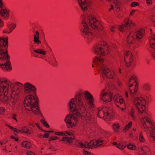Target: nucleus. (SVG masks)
Segmentation results:
<instances>
[{"instance_id":"nucleus-33","label":"nucleus","mask_w":155,"mask_h":155,"mask_svg":"<svg viewBox=\"0 0 155 155\" xmlns=\"http://www.w3.org/2000/svg\"><path fill=\"white\" fill-rule=\"evenodd\" d=\"M126 147V143L124 142H121L117 145V147L121 150H123Z\"/></svg>"},{"instance_id":"nucleus-55","label":"nucleus","mask_w":155,"mask_h":155,"mask_svg":"<svg viewBox=\"0 0 155 155\" xmlns=\"http://www.w3.org/2000/svg\"><path fill=\"white\" fill-rule=\"evenodd\" d=\"M102 143L103 141L101 140H98V141H97V147L101 146L102 144Z\"/></svg>"},{"instance_id":"nucleus-20","label":"nucleus","mask_w":155,"mask_h":155,"mask_svg":"<svg viewBox=\"0 0 155 155\" xmlns=\"http://www.w3.org/2000/svg\"><path fill=\"white\" fill-rule=\"evenodd\" d=\"M136 34L137 39L140 40L143 37L145 34V30L143 28L140 29L137 31Z\"/></svg>"},{"instance_id":"nucleus-27","label":"nucleus","mask_w":155,"mask_h":155,"mask_svg":"<svg viewBox=\"0 0 155 155\" xmlns=\"http://www.w3.org/2000/svg\"><path fill=\"white\" fill-rule=\"evenodd\" d=\"M149 42L151 47L155 49V34L153 37L149 38Z\"/></svg>"},{"instance_id":"nucleus-15","label":"nucleus","mask_w":155,"mask_h":155,"mask_svg":"<svg viewBox=\"0 0 155 155\" xmlns=\"http://www.w3.org/2000/svg\"><path fill=\"white\" fill-rule=\"evenodd\" d=\"M141 122L144 128L147 130H149L150 127L154 125L150 119L147 116L142 118Z\"/></svg>"},{"instance_id":"nucleus-38","label":"nucleus","mask_w":155,"mask_h":155,"mask_svg":"<svg viewBox=\"0 0 155 155\" xmlns=\"http://www.w3.org/2000/svg\"><path fill=\"white\" fill-rule=\"evenodd\" d=\"M67 125L68 128H71L74 127L76 125V123L75 124H74L73 122V121H72L70 122L67 123Z\"/></svg>"},{"instance_id":"nucleus-6","label":"nucleus","mask_w":155,"mask_h":155,"mask_svg":"<svg viewBox=\"0 0 155 155\" xmlns=\"http://www.w3.org/2000/svg\"><path fill=\"white\" fill-rule=\"evenodd\" d=\"M82 20H84L87 23L90 24L91 27L98 31L103 30V27L100 21L97 20L94 16H88L87 18L85 15H83L81 16Z\"/></svg>"},{"instance_id":"nucleus-64","label":"nucleus","mask_w":155,"mask_h":155,"mask_svg":"<svg viewBox=\"0 0 155 155\" xmlns=\"http://www.w3.org/2000/svg\"><path fill=\"white\" fill-rule=\"evenodd\" d=\"M104 75L103 74L102 78H101V83H103L104 81Z\"/></svg>"},{"instance_id":"nucleus-24","label":"nucleus","mask_w":155,"mask_h":155,"mask_svg":"<svg viewBox=\"0 0 155 155\" xmlns=\"http://www.w3.org/2000/svg\"><path fill=\"white\" fill-rule=\"evenodd\" d=\"M35 34L34 35V42L37 44H40L41 41L39 40V32L38 31H35Z\"/></svg>"},{"instance_id":"nucleus-47","label":"nucleus","mask_w":155,"mask_h":155,"mask_svg":"<svg viewBox=\"0 0 155 155\" xmlns=\"http://www.w3.org/2000/svg\"><path fill=\"white\" fill-rule=\"evenodd\" d=\"M133 78H134V77H131L129 81V89H130V88H131L133 86V84L131 83V81L132 80V79Z\"/></svg>"},{"instance_id":"nucleus-44","label":"nucleus","mask_w":155,"mask_h":155,"mask_svg":"<svg viewBox=\"0 0 155 155\" xmlns=\"http://www.w3.org/2000/svg\"><path fill=\"white\" fill-rule=\"evenodd\" d=\"M41 122L47 128H49L50 127L49 125L45 120H41Z\"/></svg>"},{"instance_id":"nucleus-14","label":"nucleus","mask_w":155,"mask_h":155,"mask_svg":"<svg viewBox=\"0 0 155 155\" xmlns=\"http://www.w3.org/2000/svg\"><path fill=\"white\" fill-rule=\"evenodd\" d=\"M84 95L86 99L88 102L89 107L90 108L94 107L95 106L92 95L87 91H85Z\"/></svg>"},{"instance_id":"nucleus-45","label":"nucleus","mask_w":155,"mask_h":155,"mask_svg":"<svg viewBox=\"0 0 155 155\" xmlns=\"http://www.w3.org/2000/svg\"><path fill=\"white\" fill-rule=\"evenodd\" d=\"M139 3L136 2H132L130 4L131 7H134L136 6H138L139 5Z\"/></svg>"},{"instance_id":"nucleus-10","label":"nucleus","mask_w":155,"mask_h":155,"mask_svg":"<svg viewBox=\"0 0 155 155\" xmlns=\"http://www.w3.org/2000/svg\"><path fill=\"white\" fill-rule=\"evenodd\" d=\"M112 112L111 109L107 107H104L98 110L97 116L100 118H103L104 119H110L112 116L111 114V113Z\"/></svg>"},{"instance_id":"nucleus-19","label":"nucleus","mask_w":155,"mask_h":155,"mask_svg":"<svg viewBox=\"0 0 155 155\" xmlns=\"http://www.w3.org/2000/svg\"><path fill=\"white\" fill-rule=\"evenodd\" d=\"M10 10L6 8H3L0 10V15L5 18H7L9 17V13Z\"/></svg>"},{"instance_id":"nucleus-40","label":"nucleus","mask_w":155,"mask_h":155,"mask_svg":"<svg viewBox=\"0 0 155 155\" xmlns=\"http://www.w3.org/2000/svg\"><path fill=\"white\" fill-rule=\"evenodd\" d=\"M52 60L53 62H51V61H50V64L51 65H52L54 67L57 66V64L55 58L53 57Z\"/></svg>"},{"instance_id":"nucleus-29","label":"nucleus","mask_w":155,"mask_h":155,"mask_svg":"<svg viewBox=\"0 0 155 155\" xmlns=\"http://www.w3.org/2000/svg\"><path fill=\"white\" fill-rule=\"evenodd\" d=\"M75 144L77 147L79 148H84L86 146V144H83L81 141L79 140L76 141Z\"/></svg>"},{"instance_id":"nucleus-2","label":"nucleus","mask_w":155,"mask_h":155,"mask_svg":"<svg viewBox=\"0 0 155 155\" xmlns=\"http://www.w3.org/2000/svg\"><path fill=\"white\" fill-rule=\"evenodd\" d=\"M81 99V94L76 93L75 98H72L70 101L69 104L70 110L73 113L78 110L79 116L82 119L90 120L91 118V113L86 110Z\"/></svg>"},{"instance_id":"nucleus-11","label":"nucleus","mask_w":155,"mask_h":155,"mask_svg":"<svg viewBox=\"0 0 155 155\" xmlns=\"http://www.w3.org/2000/svg\"><path fill=\"white\" fill-rule=\"evenodd\" d=\"M124 23V24L120 25L118 26V29L121 32L125 31L130 27L135 25V24L132 20L127 18L125 19Z\"/></svg>"},{"instance_id":"nucleus-35","label":"nucleus","mask_w":155,"mask_h":155,"mask_svg":"<svg viewBox=\"0 0 155 155\" xmlns=\"http://www.w3.org/2000/svg\"><path fill=\"white\" fill-rule=\"evenodd\" d=\"M137 87L138 85H136L134 89H131V88H130L129 89L130 94L132 95V96H133L136 93L137 90Z\"/></svg>"},{"instance_id":"nucleus-54","label":"nucleus","mask_w":155,"mask_h":155,"mask_svg":"<svg viewBox=\"0 0 155 155\" xmlns=\"http://www.w3.org/2000/svg\"><path fill=\"white\" fill-rule=\"evenodd\" d=\"M17 115L15 113L13 114L12 115V118L15 120L16 121V122H17L18 120H17V118H16V117H17Z\"/></svg>"},{"instance_id":"nucleus-30","label":"nucleus","mask_w":155,"mask_h":155,"mask_svg":"<svg viewBox=\"0 0 155 155\" xmlns=\"http://www.w3.org/2000/svg\"><path fill=\"white\" fill-rule=\"evenodd\" d=\"M132 121H130L129 123L126 125L124 129L123 130V132H125L127 130L130 128L132 126Z\"/></svg>"},{"instance_id":"nucleus-7","label":"nucleus","mask_w":155,"mask_h":155,"mask_svg":"<svg viewBox=\"0 0 155 155\" xmlns=\"http://www.w3.org/2000/svg\"><path fill=\"white\" fill-rule=\"evenodd\" d=\"M133 102L138 112L140 114L145 113L147 114L145 105L146 101L142 97H136L133 99Z\"/></svg>"},{"instance_id":"nucleus-61","label":"nucleus","mask_w":155,"mask_h":155,"mask_svg":"<svg viewBox=\"0 0 155 155\" xmlns=\"http://www.w3.org/2000/svg\"><path fill=\"white\" fill-rule=\"evenodd\" d=\"M49 135V134H48L46 133L43 135V138L44 137L45 138H48Z\"/></svg>"},{"instance_id":"nucleus-12","label":"nucleus","mask_w":155,"mask_h":155,"mask_svg":"<svg viewBox=\"0 0 155 155\" xmlns=\"http://www.w3.org/2000/svg\"><path fill=\"white\" fill-rule=\"evenodd\" d=\"M114 100L117 107L123 110H124V108H125L126 105L124 104V100L119 94L115 95L114 97Z\"/></svg>"},{"instance_id":"nucleus-26","label":"nucleus","mask_w":155,"mask_h":155,"mask_svg":"<svg viewBox=\"0 0 155 155\" xmlns=\"http://www.w3.org/2000/svg\"><path fill=\"white\" fill-rule=\"evenodd\" d=\"M22 133H24L28 135H31L33 132L32 130H29L26 126H24L22 128Z\"/></svg>"},{"instance_id":"nucleus-25","label":"nucleus","mask_w":155,"mask_h":155,"mask_svg":"<svg viewBox=\"0 0 155 155\" xmlns=\"http://www.w3.org/2000/svg\"><path fill=\"white\" fill-rule=\"evenodd\" d=\"M7 95L6 94L0 93V101L5 103L7 104L8 102V97Z\"/></svg>"},{"instance_id":"nucleus-28","label":"nucleus","mask_w":155,"mask_h":155,"mask_svg":"<svg viewBox=\"0 0 155 155\" xmlns=\"http://www.w3.org/2000/svg\"><path fill=\"white\" fill-rule=\"evenodd\" d=\"M21 145L22 147L27 149H29L31 147V143L28 141H22L21 143Z\"/></svg>"},{"instance_id":"nucleus-21","label":"nucleus","mask_w":155,"mask_h":155,"mask_svg":"<svg viewBox=\"0 0 155 155\" xmlns=\"http://www.w3.org/2000/svg\"><path fill=\"white\" fill-rule=\"evenodd\" d=\"M134 34L133 32H130L127 36V43L130 44L135 42Z\"/></svg>"},{"instance_id":"nucleus-8","label":"nucleus","mask_w":155,"mask_h":155,"mask_svg":"<svg viewBox=\"0 0 155 155\" xmlns=\"http://www.w3.org/2000/svg\"><path fill=\"white\" fill-rule=\"evenodd\" d=\"M93 49L95 54L104 55L108 53V48L106 45V43L104 41H100L94 45Z\"/></svg>"},{"instance_id":"nucleus-48","label":"nucleus","mask_w":155,"mask_h":155,"mask_svg":"<svg viewBox=\"0 0 155 155\" xmlns=\"http://www.w3.org/2000/svg\"><path fill=\"white\" fill-rule=\"evenodd\" d=\"M64 135L66 137L67 136H72V135H74L71 133L68 132V131H66L64 132Z\"/></svg>"},{"instance_id":"nucleus-58","label":"nucleus","mask_w":155,"mask_h":155,"mask_svg":"<svg viewBox=\"0 0 155 155\" xmlns=\"http://www.w3.org/2000/svg\"><path fill=\"white\" fill-rule=\"evenodd\" d=\"M146 2L148 4L151 5L152 2V0H146Z\"/></svg>"},{"instance_id":"nucleus-3","label":"nucleus","mask_w":155,"mask_h":155,"mask_svg":"<svg viewBox=\"0 0 155 155\" xmlns=\"http://www.w3.org/2000/svg\"><path fill=\"white\" fill-rule=\"evenodd\" d=\"M8 38L0 37V54L3 58H0V66L4 70L10 71L12 66L10 57L8 54Z\"/></svg>"},{"instance_id":"nucleus-46","label":"nucleus","mask_w":155,"mask_h":155,"mask_svg":"<svg viewBox=\"0 0 155 155\" xmlns=\"http://www.w3.org/2000/svg\"><path fill=\"white\" fill-rule=\"evenodd\" d=\"M84 149L83 150V153L84 155H89L91 154L90 152H89L88 151H87V147H84Z\"/></svg>"},{"instance_id":"nucleus-52","label":"nucleus","mask_w":155,"mask_h":155,"mask_svg":"<svg viewBox=\"0 0 155 155\" xmlns=\"http://www.w3.org/2000/svg\"><path fill=\"white\" fill-rule=\"evenodd\" d=\"M131 77H134V78H133L132 80L131 81V83L133 84L134 82L136 83V85L137 84V78L135 76H132Z\"/></svg>"},{"instance_id":"nucleus-59","label":"nucleus","mask_w":155,"mask_h":155,"mask_svg":"<svg viewBox=\"0 0 155 155\" xmlns=\"http://www.w3.org/2000/svg\"><path fill=\"white\" fill-rule=\"evenodd\" d=\"M4 26V23L3 21L0 18V27H1Z\"/></svg>"},{"instance_id":"nucleus-39","label":"nucleus","mask_w":155,"mask_h":155,"mask_svg":"<svg viewBox=\"0 0 155 155\" xmlns=\"http://www.w3.org/2000/svg\"><path fill=\"white\" fill-rule=\"evenodd\" d=\"M127 147L130 150H135L136 149V146L133 144H129L127 146Z\"/></svg>"},{"instance_id":"nucleus-51","label":"nucleus","mask_w":155,"mask_h":155,"mask_svg":"<svg viewBox=\"0 0 155 155\" xmlns=\"http://www.w3.org/2000/svg\"><path fill=\"white\" fill-rule=\"evenodd\" d=\"M4 4L2 0H0V10L4 8Z\"/></svg>"},{"instance_id":"nucleus-41","label":"nucleus","mask_w":155,"mask_h":155,"mask_svg":"<svg viewBox=\"0 0 155 155\" xmlns=\"http://www.w3.org/2000/svg\"><path fill=\"white\" fill-rule=\"evenodd\" d=\"M143 88L147 91H149L150 90V86L149 84H146L144 85L143 87Z\"/></svg>"},{"instance_id":"nucleus-13","label":"nucleus","mask_w":155,"mask_h":155,"mask_svg":"<svg viewBox=\"0 0 155 155\" xmlns=\"http://www.w3.org/2000/svg\"><path fill=\"white\" fill-rule=\"evenodd\" d=\"M124 60L127 67H130L134 60L132 53L129 51L125 53Z\"/></svg>"},{"instance_id":"nucleus-43","label":"nucleus","mask_w":155,"mask_h":155,"mask_svg":"<svg viewBox=\"0 0 155 155\" xmlns=\"http://www.w3.org/2000/svg\"><path fill=\"white\" fill-rule=\"evenodd\" d=\"M9 83L8 81V80L6 79H0V85L3 84V83L5 84H8Z\"/></svg>"},{"instance_id":"nucleus-5","label":"nucleus","mask_w":155,"mask_h":155,"mask_svg":"<svg viewBox=\"0 0 155 155\" xmlns=\"http://www.w3.org/2000/svg\"><path fill=\"white\" fill-rule=\"evenodd\" d=\"M80 30L82 32V35L88 42H90L94 38L95 35L89 31L87 23L84 20L82 21Z\"/></svg>"},{"instance_id":"nucleus-34","label":"nucleus","mask_w":155,"mask_h":155,"mask_svg":"<svg viewBox=\"0 0 155 155\" xmlns=\"http://www.w3.org/2000/svg\"><path fill=\"white\" fill-rule=\"evenodd\" d=\"M97 140H91L90 142L88 143L87 144V145L90 147H97Z\"/></svg>"},{"instance_id":"nucleus-36","label":"nucleus","mask_w":155,"mask_h":155,"mask_svg":"<svg viewBox=\"0 0 155 155\" xmlns=\"http://www.w3.org/2000/svg\"><path fill=\"white\" fill-rule=\"evenodd\" d=\"M150 128H151L152 130V132L150 134V136L153 138L154 140H155V135L153 134H155V125L154 124L153 126H150Z\"/></svg>"},{"instance_id":"nucleus-17","label":"nucleus","mask_w":155,"mask_h":155,"mask_svg":"<svg viewBox=\"0 0 155 155\" xmlns=\"http://www.w3.org/2000/svg\"><path fill=\"white\" fill-rule=\"evenodd\" d=\"M8 82H10L8 84H5L3 83L0 85L1 88L0 90V93L1 94H8L9 91V86L10 85L11 82L10 81H8Z\"/></svg>"},{"instance_id":"nucleus-9","label":"nucleus","mask_w":155,"mask_h":155,"mask_svg":"<svg viewBox=\"0 0 155 155\" xmlns=\"http://www.w3.org/2000/svg\"><path fill=\"white\" fill-rule=\"evenodd\" d=\"M12 88L10 98L9 99V101L12 105H15L17 102L18 95L21 91V88L17 84H12L11 85Z\"/></svg>"},{"instance_id":"nucleus-1","label":"nucleus","mask_w":155,"mask_h":155,"mask_svg":"<svg viewBox=\"0 0 155 155\" xmlns=\"http://www.w3.org/2000/svg\"><path fill=\"white\" fill-rule=\"evenodd\" d=\"M24 92L25 94H28L25 96L24 100V104L25 109L28 111H32L36 115L39 113L38 107L39 99L36 95V88L29 83L24 84Z\"/></svg>"},{"instance_id":"nucleus-37","label":"nucleus","mask_w":155,"mask_h":155,"mask_svg":"<svg viewBox=\"0 0 155 155\" xmlns=\"http://www.w3.org/2000/svg\"><path fill=\"white\" fill-rule=\"evenodd\" d=\"M113 130L116 132H118L120 128V126L118 124H114L113 126Z\"/></svg>"},{"instance_id":"nucleus-4","label":"nucleus","mask_w":155,"mask_h":155,"mask_svg":"<svg viewBox=\"0 0 155 155\" xmlns=\"http://www.w3.org/2000/svg\"><path fill=\"white\" fill-rule=\"evenodd\" d=\"M104 61L103 58H101L100 55V57H95L93 61V64L97 65V68L99 69L100 72L102 73L105 76L109 79H114L115 77V73L103 65L102 64Z\"/></svg>"},{"instance_id":"nucleus-16","label":"nucleus","mask_w":155,"mask_h":155,"mask_svg":"<svg viewBox=\"0 0 155 155\" xmlns=\"http://www.w3.org/2000/svg\"><path fill=\"white\" fill-rule=\"evenodd\" d=\"M112 98V96L109 91L108 90L104 91L102 97V99L104 102H109L111 101Z\"/></svg>"},{"instance_id":"nucleus-53","label":"nucleus","mask_w":155,"mask_h":155,"mask_svg":"<svg viewBox=\"0 0 155 155\" xmlns=\"http://www.w3.org/2000/svg\"><path fill=\"white\" fill-rule=\"evenodd\" d=\"M5 112V110L4 108L2 107H0V114H3Z\"/></svg>"},{"instance_id":"nucleus-49","label":"nucleus","mask_w":155,"mask_h":155,"mask_svg":"<svg viewBox=\"0 0 155 155\" xmlns=\"http://www.w3.org/2000/svg\"><path fill=\"white\" fill-rule=\"evenodd\" d=\"M57 139H58V137L56 136H52L50 137V139L49 140V141H51L52 140H55Z\"/></svg>"},{"instance_id":"nucleus-63","label":"nucleus","mask_w":155,"mask_h":155,"mask_svg":"<svg viewBox=\"0 0 155 155\" xmlns=\"http://www.w3.org/2000/svg\"><path fill=\"white\" fill-rule=\"evenodd\" d=\"M11 127V130L12 131L16 132L17 131V128H14L13 127Z\"/></svg>"},{"instance_id":"nucleus-42","label":"nucleus","mask_w":155,"mask_h":155,"mask_svg":"<svg viewBox=\"0 0 155 155\" xmlns=\"http://www.w3.org/2000/svg\"><path fill=\"white\" fill-rule=\"evenodd\" d=\"M134 109L132 108L131 112L130 113V115L134 120L135 119V116H134Z\"/></svg>"},{"instance_id":"nucleus-56","label":"nucleus","mask_w":155,"mask_h":155,"mask_svg":"<svg viewBox=\"0 0 155 155\" xmlns=\"http://www.w3.org/2000/svg\"><path fill=\"white\" fill-rule=\"evenodd\" d=\"M139 139L140 141L143 142L144 141V139L143 138V136L142 134H140V135Z\"/></svg>"},{"instance_id":"nucleus-23","label":"nucleus","mask_w":155,"mask_h":155,"mask_svg":"<svg viewBox=\"0 0 155 155\" xmlns=\"http://www.w3.org/2000/svg\"><path fill=\"white\" fill-rule=\"evenodd\" d=\"M78 2L83 11H86L87 10L85 0H78Z\"/></svg>"},{"instance_id":"nucleus-57","label":"nucleus","mask_w":155,"mask_h":155,"mask_svg":"<svg viewBox=\"0 0 155 155\" xmlns=\"http://www.w3.org/2000/svg\"><path fill=\"white\" fill-rule=\"evenodd\" d=\"M10 138L14 139L16 141H18V137H15V136L12 135L10 136Z\"/></svg>"},{"instance_id":"nucleus-62","label":"nucleus","mask_w":155,"mask_h":155,"mask_svg":"<svg viewBox=\"0 0 155 155\" xmlns=\"http://www.w3.org/2000/svg\"><path fill=\"white\" fill-rule=\"evenodd\" d=\"M49 149L53 150L54 151H56V149L54 146H51L50 147Z\"/></svg>"},{"instance_id":"nucleus-50","label":"nucleus","mask_w":155,"mask_h":155,"mask_svg":"<svg viewBox=\"0 0 155 155\" xmlns=\"http://www.w3.org/2000/svg\"><path fill=\"white\" fill-rule=\"evenodd\" d=\"M27 155H35V153L32 151L28 150L26 152Z\"/></svg>"},{"instance_id":"nucleus-32","label":"nucleus","mask_w":155,"mask_h":155,"mask_svg":"<svg viewBox=\"0 0 155 155\" xmlns=\"http://www.w3.org/2000/svg\"><path fill=\"white\" fill-rule=\"evenodd\" d=\"M33 51L35 53L38 54H41L43 55H45L46 54V52L44 50L40 49H38L36 50H34Z\"/></svg>"},{"instance_id":"nucleus-60","label":"nucleus","mask_w":155,"mask_h":155,"mask_svg":"<svg viewBox=\"0 0 155 155\" xmlns=\"http://www.w3.org/2000/svg\"><path fill=\"white\" fill-rule=\"evenodd\" d=\"M115 27L114 26H112L110 28V29L112 32H114L115 31Z\"/></svg>"},{"instance_id":"nucleus-31","label":"nucleus","mask_w":155,"mask_h":155,"mask_svg":"<svg viewBox=\"0 0 155 155\" xmlns=\"http://www.w3.org/2000/svg\"><path fill=\"white\" fill-rule=\"evenodd\" d=\"M7 26L9 29V31L11 32L16 27V25L14 23H9L7 25Z\"/></svg>"},{"instance_id":"nucleus-18","label":"nucleus","mask_w":155,"mask_h":155,"mask_svg":"<svg viewBox=\"0 0 155 155\" xmlns=\"http://www.w3.org/2000/svg\"><path fill=\"white\" fill-rule=\"evenodd\" d=\"M75 137L74 135H72L70 137H63L60 140V141H63L71 145L73 143V140H74Z\"/></svg>"},{"instance_id":"nucleus-22","label":"nucleus","mask_w":155,"mask_h":155,"mask_svg":"<svg viewBox=\"0 0 155 155\" xmlns=\"http://www.w3.org/2000/svg\"><path fill=\"white\" fill-rule=\"evenodd\" d=\"M73 119L75 121H77V117H75L73 115L70 114L69 115L66 116L64 120L66 123L67 124L71 122Z\"/></svg>"}]
</instances>
